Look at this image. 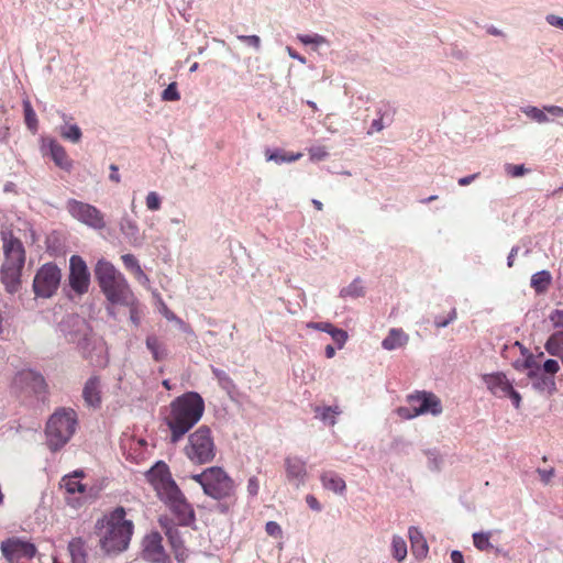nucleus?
Segmentation results:
<instances>
[{
    "label": "nucleus",
    "mask_w": 563,
    "mask_h": 563,
    "mask_svg": "<svg viewBox=\"0 0 563 563\" xmlns=\"http://www.w3.org/2000/svg\"><path fill=\"white\" fill-rule=\"evenodd\" d=\"M148 483L154 487L157 496L176 516L179 525L189 526L195 520V512L186 497L173 479L168 465L156 462L146 473Z\"/></svg>",
    "instance_id": "1"
},
{
    "label": "nucleus",
    "mask_w": 563,
    "mask_h": 563,
    "mask_svg": "<svg viewBox=\"0 0 563 563\" xmlns=\"http://www.w3.org/2000/svg\"><path fill=\"white\" fill-rule=\"evenodd\" d=\"M205 411L202 397L188 391L175 398L169 405L165 422L170 430V443L176 444L198 421Z\"/></svg>",
    "instance_id": "2"
},
{
    "label": "nucleus",
    "mask_w": 563,
    "mask_h": 563,
    "mask_svg": "<svg viewBox=\"0 0 563 563\" xmlns=\"http://www.w3.org/2000/svg\"><path fill=\"white\" fill-rule=\"evenodd\" d=\"M99 544L107 554H117L128 549L132 533L133 523L125 519V510L122 507L115 508L100 525Z\"/></svg>",
    "instance_id": "3"
},
{
    "label": "nucleus",
    "mask_w": 563,
    "mask_h": 563,
    "mask_svg": "<svg viewBox=\"0 0 563 563\" xmlns=\"http://www.w3.org/2000/svg\"><path fill=\"white\" fill-rule=\"evenodd\" d=\"M4 261L0 268V282L8 292L14 294L21 286L22 269L25 264V249L20 239L10 230L1 231Z\"/></svg>",
    "instance_id": "4"
},
{
    "label": "nucleus",
    "mask_w": 563,
    "mask_h": 563,
    "mask_svg": "<svg viewBox=\"0 0 563 563\" xmlns=\"http://www.w3.org/2000/svg\"><path fill=\"white\" fill-rule=\"evenodd\" d=\"M95 276L107 300L113 305H131L134 294L126 278L110 262L99 260L95 267Z\"/></svg>",
    "instance_id": "5"
},
{
    "label": "nucleus",
    "mask_w": 563,
    "mask_h": 563,
    "mask_svg": "<svg viewBox=\"0 0 563 563\" xmlns=\"http://www.w3.org/2000/svg\"><path fill=\"white\" fill-rule=\"evenodd\" d=\"M78 424L77 412L71 408H58L49 417L46 428V443L52 452L65 446L76 432Z\"/></svg>",
    "instance_id": "6"
},
{
    "label": "nucleus",
    "mask_w": 563,
    "mask_h": 563,
    "mask_svg": "<svg viewBox=\"0 0 563 563\" xmlns=\"http://www.w3.org/2000/svg\"><path fill=\"white\" fill-rule=\"evenodd\" d=\"M184 454L192 464L201 465L212 462L216 456V444L211 430L201 426L189 434Z\"/></svg>",
    "instance_id": "7"
},
{
    "label": "nucleus",
    "mask_w": 563,
    "mask_h": 563,
    "mask_svg": "<svg viewBox=\"0 0 563 563\" xmlns=\"http://www.w3.org/2000/svg\"><path fill=\"white\" fill-rule=\"evenodd\" d=\"M203 493L219 501L234 504L236 500V485L229 474L219 466L209 467V476Z\"/></svg>",
    "instance_id": "8"
},
{
    "label": "nucleus",
    "mask_w": 563,
    "mask_h": 563,
    "mask_svg": "<svg viewBox=\"0 0 563 563\" xmlns=\"http://www.w3.org/2000/svg\"><path fill=\"white\" fill-rule=\"evenodd\" d=\"M60 269L54 263L42 265L33 279V291L37 297L49 298L59 287Z\"/></svg>",
    "instance_id": "9"
},
{
    "label": "nucleus",
    "mask_w": 563,
    "mask_h": 563,
    "mask_svg": "<svg viewBox=\"0 0 563 563\" xmlns=\"http://www.w3.org/2000/svg\"><path fill=\"white\" fill-rule=\"evenodd\" d=\"M65 208L75 220L89 228L101 230L106 227L102 212L90 203L76 199H68Z\"/></svg>",
    "instance_id": "10"
},
{
    "label": "nucleus",
    "mask_w": 563,
    "mask_h": 563,
    "mask_svg": "<svg viewBox=\"0 0 563 563\" xmlns=\"http://www.w3.org/2000/svg\"><path fill=\"white\" fill-rule=\"evenodd\" d=\"M407 401L416 410V415L440 416L443 411L440 398L431 391H415L407 396Z\"/></svg>",
    "instance_id": "11"
},
{
    "label": "nucleus",
    "mask_w": 563,
    "mask_h": 563,
    "mask_svg": "<svg viewBox=\"0 0 563 563\" xmlns=\"http://www.w3.org/2000/svg\"><path fill=\"white\" fill-rule=\"evenodd\" d=\"M1 552L10 563L31 560L36 554L33 543L19 538H9L1 543Z\"/></svg>",
    "instance_id": "12"
},
{
    "label": "nucleus",
    "mask_w": 563,
    "mask_h": 563,
    "mask_svg": "<svg viewBox=\"0 0 563 563\" xmlns=\"http://www.w3.org/2000/svg\"><path fill=\"white\" fill-rule=\"evenodd\" d=\"M90 284V273L85 261L73 255L69 260V285L74 291L81 295L88 291Z\"/></svg>",
    "instance_id": "13"
},
{
    "label": "nucleus",
    "mask_w": 563,
    "mask_h": 563,
    "mask_svg": "<svg viewBox=\"0 0 563 563\" xmlns=\"http://www.w3.org/2000/svg\"><path fill=\"white\" fill-rule=\"evenodd\" d=\"M520 111L531 121L538 124L554 122L555 119H563V107L547 104L542 108L536 106H523Z\"/></svg>",
    "instance_id": "14"
},
{
    "label": "nucleus",
    "mask_w": 563,
    "mask_h": 563,
    "mask_svg": "<svg viewBox=\"0 0 563 563\" xmlns=\"http://www.w3.org/2000/svg\"><path fill=\"white\" fill-rule=\"evenodd\" d=\"M286 479L296 489L305 486L308 479L306 461L299 456H287L284 460Z\"/></svg>",
    "instance_id": "15"
},
{
    "label": "nucleus",
    "mask_w": 563,
    "mask_h": 563,
    "mask_svg": "<svg viewBox=\"0 0 563 563\" xmlns=\"http://www.w3.org/2000/svg\"><path fill=\"white\" fill-rule=\"evenodd\" d=\"M14 386L27 394L40 395L45 391L46 384L40 373L33 369H24L15 375Z\"/></svg>",
    "instance_id": "16"
},
{
    "label": "nucleus",
    "mask_w": 563,
    "mask_h": 563,
    "mask_svg": "<svg viewBox=\"0 0 563 563\" xmlns=\"http://www.w3.org/2000/svg\"><path fill=\"white\" fill-rule=\"evenodd\" d=\"M143 556L146 561L154 563H163L165 561V552L159 533H151L145 538Z\"/></svg>",
    "instance_id": "17"
},
{
    "label": "nucleus",
    "mask_w": 563,
    "mask_h": 563,
    "mask_svg": "<svg viewBox=\"0 0 563 563\" xmlns=\"http://www.w3.org/2000/svg\"><path fill=\"white\" fill-rule=\"evenodd\" d=\"M120 231L128 241L130 245L133 247H141L144 244L145 238L143 234L140 233V229L137 223L129 218L128 216H124L120 220Z\"/></svg>",
    "instance_id": "18"
},
{
    "label": "nucleus",
    "mask_w": 563,
    "mask_h": 563,
    "mask_svg": "<svg viewBox=\"0 0 563 563\" xmlns=\"http://www.w3.org/2000/svg\"><path fill=\"white\" fill-rule=\"evenodd\" d=\"M484 380L488 389L497 397H507L512 387L509 379L504 373H494L484 376Z\"/></svg>",
    "instance_id": "19"
},
{
    "label": "nucleus",
    "mask_w": 563,
    "mask_h": 563,
    "mask_svg": "<svg viewBox=\"0 0 563 563\" xmlns=\"http://www.w3.org/2000/svg\"><path fill=\"white\" fill-rule=\"evenodd\" d=\"M82 398L87 406L98 408L101 404V383L98 376H91L84 386Z\"/></svg>",
    "instance_id": "20"
},
{
    "label": "nucleus",
    "mask_w": 563,
    "mask_h": 563,
    "mask_svg": "<svg viewBox=\"0 0 563 563\" xmlns=\"http://www.w3.org/2000/svg\"><path fill=\"white\" fill-rule=\"evenodd\" d=\"M307 327L328 333L336 344L338 349H342L349 339L346 331L334 327L330 322H309Z\"/></svg>",
    "instance_id": "21"
},
{
    "label": "nucleus",
    "mask_w": 563,
    "mask_h": 563,
    "mask_svg": "<svg viewBox=\"0 0 563 563\" xmlns=\"http://www.w3.org/2000/svg\"><path fill=\"white\" fill-rule=\"evenodd\" d=\"M71 321L76 330L74 332H67L66 338L69 342L76 343L80 349L86 351L89 345L88 325L80 318H71Z\"/></svg>",
    "instance_id": "22"
},
{
    "label": "nucleus",
    "mask_w": 563,
    "mask_h": 563,
    "mask_svg": "<svg viewBox=\"0 0 563 563\" xmlns=\"http://www.w3.org/2000/svg\"><path fill=\"white\" fill-rule=\"evenodd\" d=\"M409 342V335L400 328H391L382 341V347L386 351H395L405 347Z\"/></svg>",
    "instance_id": "23"
},
{
    "label": "nucleus",
    "mask_w": 563,
    "mask_h": 563,
    "mask_svg": "<svg viewBox=\"0 0 563 563\" xmlns=\"http://www.w3.org/2000/svg\"><path fill=\"white\" fill-rule=\"evenodd\" d=\"M408 533H409V539L411 542L412 554L417 559L426 558L428 554L429 548H428L427 541H426L423 534L421 533V531L416 527H410Z\"/></svg>",
    "instance_id": "24"
},
{
    "label": "nucleus",
    "mask_w": 563,
    "mask_h": 563,
    "mask_svg": "<svg viewBox=\"0 0 563 563\" xmlns=\"http://www.w3.org/2000/svg\"><path fill=\"white\" fill-rule=\"evenodd\" d=\"M48 147L51 157L54 163L64 170H70L71 161L68 158L65 148L54 140L49 141Z\"/></svg>",
    "instance_id": "25"
},
{
    "label": "nucleus",
    "mask_w": 563,
    "mask_h": 563,
    "mask_svg": "<svg viewBox=\"0 0 563 563\" xmlns=\"http://www.w3.org/2000/svg\"><path fill=\"white\" fill-rule=\"evenodd\" d=\"M320 481L325 489L332 490L335 494H343L346 485L344 479L332 471L323 472Z\"/></svg>",
    "instance_id": "26"
},
{
    "label": "nucleus",
    "mask_w": 563,
    "mask_h": 563,
    "mask_svg": "<svg viewBox=\"0 0 563 563\" xmlns=\"http://www.w3.org/2000/svg\"><path fill=\"white\" fill-rule=\"evenodd\" d=\"M82 475V471H75L73 474L65 475L62 478L60 486L69 494L84 493L86 486L79 481Z\"/></svg>",
    "instance_id": "27"
},
{
    "label": "nucleus",
    "mask_w": 563,
    "mask_h": 563,
    "mask_svg": "<svg viewBox=\"0 0 563 563\" xmlns=\"http://www.w3.org/2000/svg\"><path fill=\"white\" fill-rule=\"evenodd\" d=\"M68 551L73 563H87V551L81 538H74L68 543Z\"/></svg>",
    "instance_id": "28"
},
{
    "label": "nucleus",
    "mask_w": 563,
    "mask_h": 563,
    "mask_svg": "<svg viewBox=\"0 0 563 563\" xmlns=\"http://www.w3.org/2000/svg\"><path fill=\"white\" fill-rule=\"evenodd\" d=\"M62 118L65 123L58 128L60 136L71 143H78L82 136L80 128L77 124H69L65 113H62Z\"/></svg>",
    "instance_id": "29"
},
{
    "label": "nucleus",
    "mask_w": 563,
    "mask_h": 563,
    "mask_svg": "<svg viewBox=\"0 0 563 563\" xmlns=\"http://www.w3.org/2000/svg\"><path fill=\"white\" fill-rule=\"evenodd\" d=\"M265 156L268 162H274L278 165L285 164V163H292L298 161L302 154L301 153H286L283 150H269L267 148L265 151Z\"/></svg>",
    "instance_id": "30"
},
{
    "label": "nucleus",
    "mask_w": 563,
    "mask_h": 563,
    "mask_svg": "<svg viewBox=\"0 0 563 563\" xmlns=\"http://www.w3.org/2000/svg\"><path fill=\"white\" fill-rule=\"evenodd\" d=\"M146 347L152 353L153 358L156 362H162L167 357V349L166 346L158 340V338L154 334H151L146 338Z\"/></svg>",
    "instance_id": "31"
},
{
    "label": "nucleus",
    "mask_w": 563,
    "mask_h": 563,
    "mask_svg": "<svg viewBox=\"0 0 563 563\" xmlns=\"http://www.w3.org/2000/svg\"><path fill=\"white\" fill-rule=\"evenodd\" d=\"M544 347L550 355L560 358L563 355V331H555L551 334Z\"/></svg>",
    "instance_id": "32"
},
{
    "label": "nucleus",
    "mask_w": 563,
    "mask_h": 563,
    "mask_svg": "<svg viewBox=\"0 0 563 563\" xmlns=\"http://www.w3.org/2000/svg\"><path fill=\"white\" fill-rule=\"evenodd\" d=\"M365 295V288L363 286V282L360 277H356L352 280L350 285L346 287H343L340 290V297L341 298H352L357 299L361 297H364Z\"/></svg>",
    "instance_id": "33"
},
{
    "label": "nucleus",
    "mask_w": 563,
    "mask_h": 563,
    "mask_svg": "<svg viewBox=\"0 0 563 563\" xmlns=\"http://www.w3.org/2000/svg\"><path fill=\"white\" fill-rule=\"evenodd\" d=\"M316 417L329 426L336 423V416L341 413L338 406L316 407Z\"/></svg>",
    "instance_id": "34"
},
{
    "label": "nucleus",
    "mask_w": 563,
    "mask_h": 563,
    "mask_svg": "<svg viewBox=\"0 0 563 563\" xmlns=\"http://www.w3.org/2000/svg\"><path fill=\"white\" fill-rule=\"evenodd\" d=\"M552 276L549 271H540L532 275L530 285L538 294L544 292L550 286Z\"/></svg>",
    "instance_id": "35"
},
{
    "label": "nucleus",
    "mask_w": 563,
    "mask_h": 563,
    "mask_svg": "<svg viewBox=\"0 0 563 563\" xmlns=\"http://www.w3.org/2000/svg\"><path fill=\"white\" fill-rule=\"evenodd\" d=\"M296 38L303 45L312 46V49L314 51L320 46L329 45L328 38L318 33L297 34Z\"/></svg>",
    "instance_id": "36"
},
{
    "label": "nucleus",
    "mask_w": 563,
    "mask_h": 563,
    "mask_svg": "<svg viewBox=\"0 0 563 563\" xmlns=\"http://www.w3.org/2000/svg\"><path fill=\"white\" fill-rule=\"evenodd\" d=\"M407 543L400 536H394L391 539V554L398 561L402 562L407 556Z\"/></svg>",
    "instance_id": "37"
},
{
    "label": "nucleus",
    "mask_w": 563,
    "mask_h": 563,
    "mask_svg": "<svg viewBox=\"0 0 563 563\" xmlns=\"http://www.w3.org/2000/svg\"><path fill=\"white\" fill-rule=\"evenodd\" d=\"M492 532H474L473 533V543L474 547L479 551H486L493 549V544L490 543Z\"/></svg>",
    "instance_id": "38"
},
{
    "label": "nucleus",
    "mask_w": 563,
    "mask_h": 563,
    "mask_svg": "<svg viewBox=\"0 0 563 563\" xmlns=\"http://www.w3.org/2000/svg\"><path fill=\"white\" fill-rule=\"evenodd\" d=\"M23 110H24V118H25V124L26 126L35 132L37 129V118L36 113L33 110L31 102L29 100L23 101Z\"/></svg>",
    "instance_id": "39"
},
{
    "label": "nucleus",
    "mask_w": 563,
    "mask_h": 563,
    "mask_svg": "<svg viewBox=\"0 0 563 563\" xmlns=\"http://www.w3.org/2000/svg\"><path fill=\"white\" fill-rule=\"evenodd\" d=\"M145 205L150 211H158L162 207V197L156 191H150L145 197Z\"/></svg>",
    "instance_id": "40"
},
{
    "label": "nucleus",
    "mask_w": 563,
    "mask_h": 563,
    "mask_svg": "<svg viewBox=\"0 0 563 563\" xmlns=\"http://www.w3.org/2000/svg\"><path fill=\"white\" fill-rule=\"evenodd\" d=\"M426 455L428 457V466L432 471H438L442 463V459L437 450H428L426 451Z\"/></svg>",
    "instance_id": "41"
},
{
    "label": "nucleus",
    "mask_w": 563,
    "mask_h": 563,
    "mask_svg": "<svg viewBox=\"0 0 563 563\" xmlns=\"http://www.w3.org/2000/svg\"><path fill=\"white\" fill-rule=\"evenodd\" d=\"M162 99L165 101H177L180 99V95L177 90L176 82L169 84L162 93Z\"/></svg>",
    "instance_id": "42"
},
{
    "label": "nucleus",
    "mask_w": 563,
    "mask_h": 563,
    "mask_svg": "<svg viewBox=\"0 0 563 563\" xmlns=\"http://www.w3.org/2000/svg\"><path fill=\"white\" fill-rule=\"evenodd\" d=\"M123 306L130 308V320L133 324L137 327L141 322V310L139 307L137 299L134 297L133 303Z\"/></svg>",
    "instance_id": "43"
},
{
    "label": "nucleus",
    "mask_w": 563,
    "mask_h": 563,
    "mask_svg": "<svg viewBox=\"0 0 563 563\" xmlns=\"http://www.w3.org/2000/svg\"><path fill=\"white\" fill-rule=\"evenodd\" d=\"M505 172L507 173V175H509L511 177H521L528 173V169L522 164L521 165L506 164Z\"/></svg>",
    "instance_id": "44"
},
{
    "label": "nucleus",
    "mask_w": 563,
    "mask_h": 563,
    "mask_svg": "<svg viewBox=\"0 0 563 563\" xmlns=\"http://www.w3.org/2000/svg\"><path fill=\"white\" fill-rule=\"evenodd\" d=\"M309 155L311 161L320 162L325 159L329 153L323 146H314L309 150Z\"/></svg>",
    "instance_id": "45"
},
{
    "label": "nucleus",
    "mask_w": 563,
    "mask_h": 563,
    "mask_svg": "<svg viewBox=\"0 0 563 563\" xmlns=\"http://www.w3.org/2000/svg\"><path fill=\"white\" fill-rule=\"evenodd\" d=\"M265 531L268 536L276 539L283 537L282 527L276 521H267L265 525Z\"/></svg>",
    "instance_id": "46"
},
{
    "label": "nucleus",
    "mask_w": 563,
    "mask_h": 563,
    "mask_svg": "<svg viewBox=\"0 0 563 563\" xmlns=\"http://www.w3.org/2000/svg\"><path fill=\"white\" fill-rule=\"evenodd\" d=\"M238 40L254 47L256 51L261 48V38L257 35H238Z\"/></svg>",
    "instance_id": "47"
},
{
    "label": "nucleus",
    "mask_w": 563,
    "mask_h": 563,
    "mask_svg": "<svg viewBox=\"0 0 563 563\" xmlns=\"http://www.w3.org/2000/svg\"><path fill=\"white\" fill-rule=\"evenodd\" d=\"M560 364L556 360L549 358L542 365V371L547 374L554 375L559 372Z\"/></svg>",
    "instance_id": "48"
},
{
    "label": "nucleus",
    "mask_w": 563,
    "mask_h": 563,
    "mask_svg": "<svg viewBox=\"0 0 563 563\" xmlns=\"http://www.w3.org/2000/svg\"><path fill=\"white\" fill-rule=\"evenodd\" d=\"M246 490L249 496L255 497L260 492V482L256 476H251L247 481Z\"/></svg>",
    "instance_id": "49"
},
{
    "label": "nucleus",
    "mask_w": 563,
    "mask_h": 563,
    "mask_svg": "<svg viewBox=\"0 0 563 563\" xmlns=\"http://www.w3.org/2000/svg\"><path fill=\"white\" fill-rule=\"evenodd\" d=\"M122 262L128 269L135 272L137 267H141L137 260L132 254L122 255Z\"/></svg>",
    "instance_id": "50"
},
{
    "label": "nucleus",
    "mask_w": 563,
    "mask_h": 563,
    "mask_svg": "<svg viewBox=\"0 0 563 563\" xmlns=\"http://www.w3.org/2000/svg\"><path fill=\"white\" fill-rule=\"evenodd\" d=\"M396 412L401 419H406V420L418 417V415H416V410L413 409L412 406L399 407V408H397Z\"/></svg>",
    "instance_id": "51"
},
{
    "label": "nucleus",
    "mask_w": 563,
    "mask_h": 563,
    "mask_svg": "<svg viewBox=\"0 0 563 563\" xmlns=\"http://www.w3.org/2000/svg\"><path fill=\"white\" fill-rule=\"evenodd\" d=\"M550 320L555 328H561L560 331H563V310H554L550 314Z\"/></svg>",
    "instance_id": "52"
},
{
    "label": "nucleus",
    "mask_w": 563,
    "mask_h": 563,
    "mask_svg": "<svg viewBox=\"0 0 563 563\" xmlns=\"http://www.w3.org/2000/svg\"><path fill=\"white\" fill-rule=\"evenodd\" d=\"M537 473L540 476L541 482L544 485H548V484H550V482L552 481V478L554 476V468H552V467L549 470L538 468Z\"/></svg>",
    "instance_id": "53"
},
{
    "label": "nucleus",
    "mask_w": 563,
    "mask_h": 563,
    "mask_svg": "<svg viewBox=\"0 0 563 563\" xmlns=\"http://www.w3.org/2000/svg\"><path fill=\"white\" fill-rule=\"evenodd\" d=\"M208 476H209V467L199 474H192L190 476V478L194 479L195 482H197L198 484H200V486L202 487V490H205V487H206L207 481H208Z\"/></svg>",
    "instance_id": "54"
},
{
    "label": "nucleus",
    "mask_w": 563,
    "mask_h": 563,
    "mask_svg": "<svg viewBox=\"0 0 563 563\" xmlns=\"http://www.w3.org/2000/svg\"><path fill=\"white\" fill-rule=\"evenodd\" d=\"M545 21L551 26L559 27V29L563 30V18L562 16H559L556 14H548L545 16Z\"/></svg>",
    "instance_id": "55"
},
{
    "label": "nucleus",
    "mask_w": 563,
    "mask_h": 563,
    "mask_svg": "<svg viewBox=\"0 0 563 563\" xmlns=\"http://www.w3.org/2000/svg\"><path fill=\"white\" fill-rule=\"evenodd\" d=\"M306 503L307 505L314 511H321L322 507L318 499L313 495H307L306 496Z\"/></svg>",
    "instance_id": "56"
},
{
    "label": "nucleus",
    "mask_w": 563,
    "mask_h": 563,
    "mask_svg": "<svg viewBox=\"0 0 563 563\" xmlns=\"http://www.w3.org/2000/svg\"><path fill=\"white\" fill-rule=\"evenodd\" d=\"M133 274L141 285H143V286L148 285L150 279L141 267H137V269L135 272H133Z\"/></svg>",
    "instance_id": "57"
},
{
    "label": "nucleus",
    "mask_w": 563,
    "mask_h": 563,
    "mask_svg": "<svg viewBox=\"0 0 563 563\" xmlns=\"http://www.w3.org/2000/svg\"><path fill=\"white\" fill-rule=\"evenodd\" d=\"M212 373L219 379V382L221 384H224V383L229 384V383H231L228 374L224 371L216 368V367H212Z\"/></svg>",
    "instance_id": "58"
},
{
    "label": "nucleus",
    "mask_w": 563,
    "mask_h": 563,
    "mask_svg": "<svg viewBox=\"0 0 563 563\" xmlns=\"http://www.w3.org/2000/svg\"><path fill=\"white\" fill-rule=\"evenodd\" d=\"M507 397H509L512 401V405L516 407V408H519L520 407V402H521V396L520 394L515 390L512 387L510 388L509 393H507Z\"/></svg>",
    "instance_id": "59"
},
{
    "label": "nucleus",
    "mask_w": 563,
    "mask_h": 563,
    "mask_svg": "<svg viewBox=\"0 0 563 563\" xmlns=\"http://www.w3.org/2000/svg\"><path fill=\"white\" fill-rule=\"evenodd\" d=\"M384 128H385V125L383 123V119L382 118L375 119V120H373V122L371 124L368 134H372L374 132H380Z\"/></svg>",
    "instance_id": "60"
},
{
    "label": "nucleus",
    "mask_w": 563,
    "mask_h": 563,
    "mask_svg": "<svg viewBox=\"0 0 563 563\" xmlns=\"http://www.w3.org/2000/svg\"><path fill=\"white\" fill-rule=\"evenodd\" d=\"M286 52L289 55V57L298 60L301 64H306L307 59L302 55L298 54L295 49H292L290 46H286Z\"/></svg>",
    "instance_id": "61"
},
{
    "label": "nucleus",
    "mask_w": 563,
    "mask_h": 563,
    "mask_svg": "<svg viewBox=\"0 0 563 563\" xmlns=\"http://www.w3.org/2000/svg\"><path fill=\"white\" fill-rule=\"evenodd\" d=\"M110 175H109V178L110 180L114 181V183H120L121 181V177H120V174H119V168L117 165L114 164H111L110 165Z\"/></svg>",
    "instance_id": "62"
},
{
    "label": "nucleus",
    "mask_w": 563,
    "mask_h": 563,
    "mask_svg": "<svg viewBox=\"0 0 563 563\" xmlns=\"http://www.w3.org/2000/svg\"><path fill=\"white\" fill-rule=\"evenodd\" d=\"M452 563H464V558L462 552L454 550L451 552Z\"/></svg>",
    "instance_id": "63"
},
{
    "label": "nucleus",
    "mask_w": 563,
    "mask_h": 563,
    "mask_svg": "<svg viewBox=\"0 0 563 563\" xmlns=\"http://www.w3.org/2000/svg\"><path fill=\"white\" fill-rule=\"evenodd\" d=\"M477 177V174L468 175L465 177H462L457 180L460 186H467L470 185L475 178Z\"/></svg>",
    "instance_id": "64"
}]
</instances>
